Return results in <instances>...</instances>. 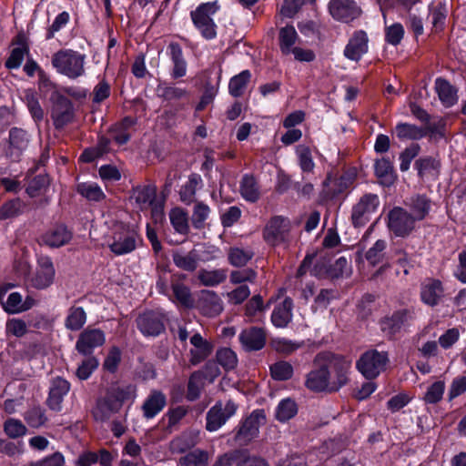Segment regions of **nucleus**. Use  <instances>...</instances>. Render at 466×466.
I'll list each match as a JSON object with an SVG mask.
<instances>
[{
    "mask_svg": "<svg viewBox=\"0 0 466 466\" xmlns=\"http://www.w3.org/2000/svg\"><path fill=\"white\" fill-rule=\"evenodd\" d=\"M326 361L327 369L329 370L330 390H338L349 381V375L351 369V360L331 353L319 354V362Z\"/></svg>",
    "mask_w": 466,
    "mask_h": 466,
    "instance_id": "7ed1b4c3",
    "label": "nucleus"
},
{
    "mask_svg": "<svg viewBox=\"0 0 466 466\" xmlns=\"http://www.w3.org/2000/svg\"><path fill=\"white\" fill-rule=\"evenodd\" d=\"M395 134L401 140H418L425 136L423 128L408 123H400L395 127Z\"/></svg>",
    "mask_w": 466,
    "mask_h": 466,
    "instance_id": "473e14b6",
    "label": "nucleus"
},
{
    "mask_svg": "<svg viewBox=\"0 0 466 466\" xmlns=\"http://www.w3.org/2000/svg\"><path fill=\"white\" fill-rule=\"evenodd\" d=\"M316 369L308 375L306 385L314 391L330 390L329 370L326 361L319 362V355L315 359Z\"/></svg>",
    "mask_w": 466,
    "mask_h": 466,
    "instance_id": "ddd939ff",
    "label": "nucleus"
},
{
    "mask_svg": "<svg viewBox=\"0 0 466 466\" xmlns=\"http://www.w3.org/2000/svg\"><path fill=\"white\" fill-rule=\"evenodd\" d=\"M97 366L98 361L96 358H88L85 360L76 370V376L80 380H86L90 377V375L97 368Z\"/></svg>",
    "mask_w": 466,
    "mask_h": 466,
    "instance_id": "0e129e2a",
    "label": "nucleus"
},
{
    "mask_svg": "<svg viewBox=\"0 0 466 466\" xmlns=\"http://www.w3.org/2000/svg\"><path fill=\"white\" fill-rule=\"evenodd\" d=\"M166 405L165 395L158 391L153 390L143 403V415L147 419H152L158 414Z\"/></svg>",
    "mask_w": 466,
    "mask_h": 466,
    "instance_id": "bb28decb",
    "label": "nucleus"
},
{
    "mask_svg": "<svg viewBox=\"0 0 466 466\" xmlns=\"http://www.w3.org/2000/svg\"><path fill=\"white\" fill-rule=\"evenodd\" d=\"M35 304V300L32 297L27 296L23 299L19 292H12L8 295L5 302L3 303V309L7 313L17 314L30 309Z\"/></svg>",
    "mask_w": 466,
    "mask_h": 466,
    "instance_id": "4be33fe9",
    "label": "nucleus"
},
{
    "mask_svg": "<svg viewBox=\"0 0 466 466\" xmlns=\"http://www.w3.org/2000/svg\"><path fill=\"white\" fill-rule=\"evenodd\" d=\"M273 379L278 380H289L293 374L292 366L286 361H279L270 367Z\"/></svg>",
    "mask_w": 466,
    "mask_h": 466,
    "instance_id": "864d4df0",
    "label": "nucleus"
},
{
    "mask_svg": "<svg viewBox=\"0 0 466 466\" xmlns=\"http://www.w3.org/2000/svg\"><path fill=\"white\" fill-rule=\"evenodd\" d=\"M238 405L228 400L225 403L217 402L207 413L206 429L216 431L220 429L237 412Z\"/></svg>",
    "mask_w": 466,
    "mask_h": 466,
    "instance_id": "0eeeda50",
    "label": "nucleus"
},
{
    "mask_svg": "<svg viewBox=\"0 0 466 466\" xmlns=\"http://www.w3.org/2000/svg\"><path fill=\"white\" fill-rule=\"evenodd\" d=\"M386 248L384 240H377L376 243L368 250L366 258L372 265L378 264L383 258V251Z\"/></svg>",
    "mask_w": 466,
    "mask_h": 466,
    "instance_id": "680f3d73",
    "label": "nucleus"
},
{
    "mask_svg": "<svg viewBox=\"0 0 466 466\" xmlns=\"http://www.w3.org/2000/svg\"><path fill=\"white\" fill-rule=\"evenodd\" d=\"M192 348L190 350V362L197 365L207 359L211 351V345L198 333L190 338Z\"/></svg>",
    "mask_w": 466,
    "mask_h": 466,
    "instance_id": "393cba45",
    "label": "nucleus"
},
{
    "mask_svg": "<svg viewBox=\"0 0 466 466\" xmlns=\"http://www.w3.org/2000/svg\"><path fill=\"white\" fill-rule=\"evenodd\" d=\"M431 23L436 31H440L443 28L445 24L447 9L441 4L438 5L431 10Z\"/></svg>",
    "mask_w": 466,
    "mask_h": 466,
    "instance_id": "338daca9",
    "label": "nucleus"
},
{
    "mask_svg": "<svg viewBox=\"0 0 466 466\" xmlns=\"http://www.w3.org/2000/svg\"><path fill=\"white\" fill-rule=\"evenodd\" d=\"M28 136L25 131L14 127L9 132V146L6 149L7 156L13 160H17L28 146Z\"/></svg>",
    "mask_w": 466,
    "mask_h": 466,
    "instance_id": "6ab92c4d",
    "label": "nucleus"
},
{
    "mask_svg": "<svg viewBox=\"0 0 466 466\" xmlns=\"http://www.w3.org/2000/svg\"><path fill=\"white\" fill-rule=\"evenodd\" d=\"M77 191L84 198L92 201H99L105 198L100 187L94 182H84L77 185Z\"/></svg>",
    "mask_w": 466,
    "mask_h": 466,
    "instance_id": "79ce46f5",
    "label": "nucleus"
},
{
    "mask_svg": "<svg viewBox=\"0 0 466 466\" xmlns=\"http://www.w3.org/2000/svg\"><path fill=\"white\" fill-rule=\"evenodd\" d=\"M106 340L105 334L98 329L84 330L76 344L77 351L83 355L90 354L95 348L102 346Z\"/></svg>",
    "mask_w": 466,
    "mask_h": 466,
    "instance_id": "4468645a",
    "label": "nucleus"
},
{
    "mask_svg": "<svg viewBox=\"0 0 466 466\" xmlns=\"http://www.w3.org/2000/svg\"><path fill=\"white\" fill-rule=\"evenodd\" d=\"M253 257V253L248 249L233 248L229 250L228 260L234 267L245 266Z\"/></svg>",
    "mask_w": 466,
    "mask_h": 466,
    "instance_id": "09e8293b",
    "label": "nucleus"
},
{
    "mask_svg": "<svg viewBox=\"0 0 466 466\" xmlns=\"http://www.w3.org/2000/svg\"><path fill=\"white\" fill-rule=\"evenodd\" d=\"M460 332L456 328L449 329L443 334H441L438 339L440 346L448 350L451 348L459 339Z\"/></svg>",
    "mask_w": 466,
    "mask_h": 466,
    "instance_id": "69168bd1",
    "label": "nucleus"
},
{
    "mask_svg": "<svg viewBox=\"0 0 466 466\" xmlns=\"http://www.w3.org/2000/svg\"><path fill=\"white\" fill-rule=\"evenodd\" d=\"M217 1L201 4L191 12L194 25L206 39H213L217 35V25L212 16L218 11Z\"/></svg>",
    "mask_w": 466,
    "mask_h": 466,
    "instance_id": "39448f33",
    "label": "nucleus"
},
{
    "mask_svg": "<svg viewBox=\"0 0 466 466\" xmlns=\"http://www.w3.org/2000/svg\"><path fill=\"white\" fill-rule=\"evenodd\" d=\"M52 117L56 127H61L73 118L71 102L64 96H59L52 110Z\"/></svg>",
    "mask_w": 466,
    "mask_h": 466,
    "instance_id": "b1692460",
    "label": "nucleus"
},
{
    "mask_svg": "<svg viewBox=\"0 0 466 466\" xmlns=\"http://www.w3.org/2000/svg\"><path fill=\"white\" fill-rule=\"evenodd\" d=\"M266 415L264 410H256L241 423L238 433L236 435L237 440L239 442H248L258 434L260 426L265 424Z\"/></svg>",
    "mask_w": 466,
    "mask_h": 466,
    "instance_id": "1a4fd4ad",
    "label": "nucleus"
},
{
    "mask_svg": "<svg viewBox=\"0 0 466 466\" xmlns=\"http://www.w3.org/2000/svg\"><path fill=\"white\" fill-rule=\"evenodd\" d=\"M173 261L179 268L193 271L198 266V255L195 250L188 253L177 251L173 254Z\"/></svg>",
    "mask_w": 466,
    "mask_h": 466,
    "instance_id": "c9c22d12",
    "label": "nucleus"
},
{
    "mask_svg": "<svg viewBox=\"0 0 466 466\" xmlns=\"http://www.w3.org/2000/svg\"><path fill=\"white\" fill-rule=\"evenodd\" d=\"M109 141L106 138H101L99 144L96 148H89L83 152L80 157V159L84 162H91L95 160L97 157L103 155L107 152V145Z\"/></svg>",
    "mask_w": 466,
    "mask_h": 466,
    "instance_id": "13d9d810",
    "label": "nucleus"
},
{
    "mask_svg": "<svg viewBox=\"0 0 466 466\" xmlns=\"http://www.w3.org/2000/svg\"><path fill=\"white\" fill-rule=\"evenodd\" d=\"M404 35V28L400 23H395L386 28V41L393 46L400 44Z\"/></svg>",
    "mask_w": 466,
    "mask_h": 466,
    "instance_id": "052dcab7",
    "label": "nucleus"
},
{
    "mask_svg": "<svg viewBox=\"0 0 466 466\" xmlns=\"http://www.w3.org/2000/svg\"><path fill=\"white\" fill-rule=\"evenodd\" d=\"M198 278L204 286H216L223 282L226 279V273L222 269L200 270Z\"/></svg>",
    "mask_w": 466,
    "mask_h": 466,
    "instance_id": "49530a36",
    "label": "nucleus"
},
{
    "mask_svg": "<svg viewBox=\"0 0 466 466\" xmlns=\"http://www.w3.org/2000/svg\"><path fill=\"white\" fill-rule=\"evenodd\" d=\"M135 396H136V388L134 386L128 385L123 389H120L117 391V395H116L117 402L115 404V406L109 407L108 400L99 401L97 404V407L95 410V416L97 418L99 416L98 412L102 411V412H104V414L100 416V419L103 420L104 418L107 417L110 412L116 410L118 409V407L120 406V402H123V401L128 400H134Z\"/></svg>",
    "mask_w": 466,
    "mask_h": 466,
    "instance_id": "412c9836",
    "label": "nucleus"
},
{
    "mask_svg": "<svg viewBox=\"0 0 466 466\" xmlns=\"http://www.w3.org/2000/svg\"><path fill=\"white\" fill-rule=\"evenodd\" d=\"M240 193L248 200L254 202L258 198V188L253 177L244 176L240 184Z\"/></svg>",
    "mask_w": 466,
    "mask_h": 466,
    "instance_id": "a18cd8bd",
    "label": "nucleus"
},
{
    "mask_svg": "<svg viewBox=\"0 0 466 466\" xmlns=\"http://www.w3.org/2000/svg\"><path fill=\"white\" fill-rule=\"evenodd\" d=\"M407 313L399 311L394 313L390 318H385L381 322V329L390 335L398 332L403 324L407 321Z\"/></svg>",
    "mask_w": 466,
    "mask_h": 466,
    "instance_id": "58836bf2",
    "label": "nucleus"
},
{
    "mask_svg": "<svg viewBox=\"0 0 466 466\" xmlns=\"http://www.w3.org/2000/svg\"><path fill=\"white\" fill-rule=\"evenodd\" d=\"M27 330V324L22 319H9L5 323V332L7 336L20 338L26 334Z\"/></svg>",
    "mask_w": 466,
    "mask_h": 466,
    "instance_id": "8fccbe9b",
    "label": "nucleus"
},
{
    "mask_svg": "<svg viewBox=\"0 0 466 466\" xmlns=\"http://www.w3.org/2000/svg\"><path fill=\"white\" fill-rule=\"evenodd\" d=\"M380 200L375 194L364 195L352 208L351 219L355 226H362L370 220L371 215L376 211Z\"/></svg>",
    "mask_w": 466,
    "mask_h": 466,
    "instance_id": "6e6552de",
    "label": "nucleus"
},
{
    "mask_svg": "<svg viewBox=\"0 0 466 466\" xmlns=\"http://www.w3.org/2000/svg\"><path fill=\"white\" fill-rule=\"evenodd\" d=\"M201 182L202 179L200 176L196 174L191 175L180 190L181 200L187 204L191 203Z\"/></svg>",
    "mask_w": 466,
    "mask_h": 466,
    "instance_id": "37998d69",
    "label": "nucleus"
},
{
    "mask_svg": "<svg viewBox=\"0 0 466 466\" xmlns=\"http://www.w3.org/2000/svg\"><path fill=\"white\" fill-rule=\"evenodd\" d=\"M218 362L226 370H232L238 363L236 353L228 348L221 349L217 352Z\"/></svg>",
    "mask_w": 466,
    "mask_h": 466,
    "instance_id": "5fc2aeb1",
    "label": "nucleus"
},
{
    "mask_svg": "<svg viewBox=\"0 0 466 466\" xmlns=\"http://www.w3.org/2000/svg\"><path fill=\"white\" fill-rule=\"evenodd\" d=\"M167 54L173 63L171 76L179 78L187 73V63L183 57L181 46L177 43H171L167 46Z\"/></svg>",
    "mask_w": 466,
    "mask_h": 466,
    "instance_id": "cd10ccee",
    "label": "nucleus"
},
{
    "mask_svg": "<svg viewBox=\"0 0 466 466\" xmlns=\"http://www.w3.org/2000/svg\"><path fill=\"white\" fill-rule=\"evenodd\" d=\"M329 12L335 19L345 23L352 21L360 14V8L353 0H331Z\"/></svg>",
    "mask_w": 466,
    "mask_h": 466,
    "instance_id": "2eb2a0df",
    "label": "nucleus"
},
{
    "mask_svg": "<svg viewBox=\"0 0 466 466\" xmlns=\"http://www.w3.org/2000/svg\"><path fill=\"white\" fill-rule=\"evenodd\" d=\"M292 300L286 298L281 303L278 304L271 315V321L277 328L286 327L292 319Z\"/></svg>",
    "mask_w": 466,
    "mask_h": 466,
    "instance_id": "c85d7f7f",
    "label": "nucleus"
},
{
    "mask_svg": "<svg viewBox=\"0 0 466 466\" xmlns=\"http://www.w3.org/2000/svg\"><path fill=\"white\" fill-rule=\"evenodd\" d=\"M100 232L101 245L116 256H123L136 249L137 234L122 222L105 221Z\"/></svg>",
    "mask_w": 466,
    "mask_h": 466,
    "instance_id": "f257e3e1",
    "label": "nucleus"
},
{
    "mask_svg": "<svg viewBox=\"0 0 466 466\" xmlns=\"http://www.w3.org/2000/svg\"><path fill=\"white\" fill-rule=\"evenodd\" d=\"M129 201L134 208L147 210L151 208L152 216L162 218V205L157 202V187L153 185H140L133 188Z\"/></svg>",
    "mask_w": 466,
    "mask_h": 466,
    "instance_id": "20e7f679",
    "label": "nucleus"
},
{
    "mask_svg": "<svg viewBox=\"0 0 466 466\" xmlns=\"http://www.w3.org/2000/svg\"><path fill=\"white\" fill-rule=\"evenodd\" d=\"M137 326L146 336H157L164 330L162 316L157 312H146L139 316Z\"/></svg>",
    "mask_w": 466,
    "mask_h": 466,
    "instance_id": "a211bd4d",
    "label": "nucleus"
},
{
    "mask_svg": "<svg viewBox=\"0 0 466 466\" xmlns=\"http://www.w3.org/2000/svg\"><path fill=\"white\" fill-rule=\"evenodd\" d=\"M435 90L444 106L451 107L457 103V90L447 80L437 78L435 81Z\"/></svg>",
    "mask_w": 466,
    "mask_h": 466,
    "instance_id": "7c9ffc66",
    "label": "nucleus"
},
{
    "mask_svg": "<svg viewBox=\"0 0 466 466\" xmlns=\"http://www.w3.org/2000/svg\"><path fill=\"white\" fill-rule=\"evenodd\" d=\"M26 53L27 48L25 46H18L14 48L10 56L5 62V66L9 69L18 68L21 66Z\"/></svg>",
    "mask_w": 466,
    "mask_h": 466,
    "instance_id": "e2e57ef3",
    "label": "nucleus"
},
{
    "mask_svg": "<svg viewBox=\"0 0 466 466\" xmlns=\"http://www.w3.org/2000/svg\"><path fill=\"white\" fill-rule=\"evenodd\" d=\"M239 340L246 350H258L264 347L266 337L261 329L250 328L240 333Z\"/></svg>",
    "mask_w": 466,
    "mask_h": 466,
    "instance_id": "5701e85b",
    "label": "nucleus"
},
{
    "mask_svg": "<svg viewBox=\"0 0 466 466\" xmlns=\"http://www.w3.org/2000/svg\"><path fill=\"white\" fill-rule=\"evenodd\" d=\"M443 295L441 283L436 279H428L421 286L420 296L425 304L436 305Z\"/></svg>",
    "mask_w": 466,
    "mask_h": 466,
    "instance_id": "c756f323",
    "label": "nucleus"
},
{
    "mask_svg": "<svg viewBox=\"0 0 466 466\" xmlns=\"http://www.w3.org/2000/svg\"><path fill=\"white\" fill-rule=\"evenodd\" d=\"M86 321V314L80 307H73L69 309L66 319V327L71 330L80 329Z\"/></svg>",
    "mask_w": 466,
    "mask_h": 466,
    "instance_id": "ea45409f",
    "label": "nucleus"
},
{
    "mask_svg": "<svg viewBox=\"0 0 466 466\" xmlns=\"http://www.w3.org/2000/svg\"><path fill=\"white\" fill-rule=\"evenodd\" d=\"M198 308L208 317H216L223 310V303L217 293L211 290H202L199 294Z\"/></svg>",
    "mask_w": 466,
    "mask_h": 466,
    "instance_id": "f3484780",
    "label": "nucleus"
},
{
    "mask_svg": "<svg viewBox=\"0 0 466 466\" xmlns=\"http://www.w3.org/2000/svg\"><path fill=\"white\" fill-rule=\"evenodd\" d=\"M388 218L389 228L398 237H404L414 228V219L402 208L397 207L391 209Z\"/></svg>",
    "mask_w": 466,
    "mask_h": 466,
    "instance_id": "9b49d317",
    "label": "nucleus"
},
{
    "mask_svg": "<svg viewBox=\"0 0 466 466\" xmlns=\"http://www.w3.org/2000/svg\"><path fill=\"white\" fill-rule=\"evenodd\" d=\"M208 454L202 451H194L180 459L181 466H206Z\"/></svg>",
    "mask_w": 466,
    "mask_h": 466,
    "instance_id": "603ef678",
    "label": "nucleus"
},
{
    "mask_svg": "<svg viewBox=\"0 0 466 466\" xmlns=\"http://www.w3.org/2000/svg\"><path fill=\"white\" fill-rule=\"evenodd\" d=\"M289 230V220L281 217H276L267 225L264 230V238L271 245H279L288 241Z\"/></svg>",
    "mask_w": 466,
    "mask_h": 466,
    "instance_id": "9d476101",
    "label": "nucleus"
},
{
    "mask_svg": "<svg viewBox=\"0 0 466 466\" xmlns=\"http://www.w3.org/2000/svg\"><path fill=\"white\" fill-rule=\"evenodd\" d=\"M69 383L62 379L56 378L52 381L49 397L47 400L48 406L55 410H59L63 398L69 391Z\"/></svg>",
    "mask_w": 466,
    "mask_h": 466,
    "instance_id": "a878e982",
    "label": "nucleus"
},
{
    "mask_svg": "<svg viewBox=\"0 0 466 466\" xmlns=\"http://www.w3.org/2000/svg\"><path fill=\"white\" fill-rule=\"evenodd\" d=\"M296 155L298 157L299 167L303 172H311L315 167L311 151L305 145H299L296 147Z\"/></svg>",
    "mask_w": 466,
    "mask_h": 466,
    "instance_id": "c03bdc74",
    "label": "nucleus"
},
{
    "mask_svg": "<svg viewBox=\"0 0 466 466\" xmlns=\"http://www.w3.org/2000/svg\"><path fill=\"white\" fill-rule=\"evenodd\" d=\"M368 51V36L365 32L358 31L350 39L345 47L344 55L347 58L358 61Z\"/></svg>",
    "mask_w": 466,
    "mask_h": 466,
    "instance_id": "aec40b11",
    "label": "nucleus"
},
{
    "mask_svg": "<svg viewBox=\"0 0 466 466\" xmlns=\"http://www.w3.org/2000/svg\"><path fill=\"white\" fill-rule=\"evenodd\" d=\"M298 412L296 402L289 399L282 400L277 406L275 416L279 421L285 422L293 418Z\"/></svg>",
    "mask_w": 466,
    "mask_h": 466,
    "instance_id": "4c0bfd02",
    "label": "nucleus"
},
{
    "mask_svg": "<svg viewBox=\"0 0 466 466\" xmlns=\"http://www.w3.org/2000/svg\"><path fill=\"white\" fill-rule=\"evenodd\" d=\"M210 213V208L207 204L198 202L195 205L192 214V223L195 228H200L203 227L204 222L208 219Z\"/></svg>",
    "mask_w": 466,
    "mask_h": 466,
    "instance_id": "6e6d98bb",
    "label": "nucleus"
},
{
    "mask_svg": "<svg viewBox=\"0 0 466 466\" xmlns=\"http://www.w3.org/2000/svg\"><path fill=\"white\" fill-rule=\"evenodd\" d=\"M409 206L411 211L410 216L414 221L423 219L428 215L431 208V203L424 196L412 198Z\"/></svg>",
    "mask_w": 466,
    "mask_h": 466,
    "instance_id": "f704fd0d",
    "label": "nucleus"
},
{
    "mask_svg": "<svg viewBox=\"0 0 466 466\" xmlns=\"http://www.w3.org/2000/svg\"><path fill=\"white\" fill-rule=\"evenodd\" d=\"M85 60V55L72 49H63L54 54L52 65L59 74L75 79L84 74Z\"/></svg>",
    "mask_w": 466,
    "mask_h": 466,
    "instance_id": "f03ea898",
    "label": "nucleus"
},
{
    "mask_svg": "<svg viewBox=\"0 0 466 466\" xmlns=\"http://www.w3.org/2000/svg\"><path fill=\"white\" fill-rule=\"evenodd\" d=\"M299 40V37L294 26L287 25L279 29V45L283 55H290Z\"/></svg>",
    "mask_w": 466,
    "mask_h": 466,
    "instance_id": "2f4dec72",
    "label": "nucleus"
},
{
    "mask_svg": "<svg viewBox=\"0 0 466 466\" xmlns=\"http://www.w3.org/2000/svg\"><path fill=\"white\" fill-rule=\"evenodd\" d=\"M445 385L442 381H436L431 384L425 396L424 400L427 403H436L441 400L443 392H444Z\"/></svg>",
    "mask_w": 466,
    "mask_h": 466,
    "instance_id": "bf43d9fd",
    "label": "nucleus"
},
{
    "mask_svg": "<svg viewBox=\"0 0 466 466\" xmlns=\"http://www.w3.org/2000/svg\"><path fill=\"white\" fill-rule=\"evenodd\" d=\"M170 223L176 232L187 235L189 230L187 212L179 208H173L169 213Z\"/></svg>",
    "mask_w": 466,
    "mask_h": 466,
    "instance_id": "e433bc0d",
    "label": "nucleus"
},
{
    "mask_svg": "<svg viewBox=\"0 0 466 466\" xmlns=\"http://www.w3.org/2000/svg\"><path fill=\"white\" fill-rule=\"evenodd\" d=\"M173 293L176 299L186 308H192L194 306V300L191 296L190 289L183 284H174Z\"/></svg>",
    "mask_w": 466,
    "mask_h": 466,
    "instance_id": "3c124183",
    "label": "nucleus"
},
{
    "mask_svg": "<svg viewBox=\"0 0 466 466\" xmlns=\"http://www.w3.org/2000/svg\"><path fill=\"white\" fill-rule=\"evenodd\" d=\"M5 432L12 439L19 438L25 434V426L18 420L9 419L4 425Z\"/></svg>",
    "mask_w": 466,
    "mask_h": 466,
    "instance_id": "4d7b16f0",
    "label": "nucleus"
},
{
    "mask_svg": "<svg viewBox=\"0 0 466 466\" xmlns=\"http://www.w3.org/2000/svg\"><path fill=\"white\" fill-rule=\"evenodd\" d=\"M376 175L380 184L390 186L394 182V170L391 162L384 157L377 160L375 164Z\"/></svg>",
    "mask_w": 466,
    "mask_h": 466,
    "instance_id": "72a5a7b5",
    "label": "nucleus"
},
{
    "mask_svg": "<svg viewBox=\"0 0 466 466\" xmlns=\"http://www.w3.org/2000/svg\"><path fill=\"white\" fill-rule=\"evenodd\" d=\"M251 74L248 70H244L238 75L233 76L228 84L229 93L233 96H239L243 94L250 79Z\"/></svg>",
    "mask_w": 466,
    "mask_h": 466,
    "instance_id": "a19ab883",
    "label": "nucleus"
},
{
    "mask_svg": "<svg viewBox=\"0 0 466 466\" xmlns=\"http://www.w3.org/2000/svg\"><path fill=\"white\" fill-rule=\"evenodd\" d=\"M72 237V232L65 225H56L44 232L38 242L51 248H58L68 244Z\"/></svg>",
    "mask_w": 466,
    "mask_h": 466,
    "instance_id": "f8f14e48",
    "label": "nucleus"
},
{
    "mask_svg": "<svg viewBox=\"0 0 466 466\" xmlns=\"http://www.w3.org/2000/svg\"><path fill=\"white\" fill-rule=\"evenodd\" d=\"M55 274V268L50 258H40L38 259V268L32 279L33 286L39 289L49 287L54 281Z\"/></svg>",
    "mask_w": 466,
    "mask_h": 466,
    "instance_id": "dca6fc26",
    "label": "nucleus"
},
{
    "mask_svg": "<svg viewBox=\"0 0 466 466\" xmlns=\"http://www.w3.org/2000/svg\"><path fill=\"white\" fill-rule=\"evenodd\" d=\"M25 100L27 108L35 121H40L44 117V111L39 104L36 95L30 90L25 91Z\"/></svg>",
    "mask_w": 466,
    "mask_h": 466,
    "instance_id": "de8ad7c7",
    "label": "nucleus"
},
{
    "mask_svg": "<svg viewBox=\"0 0 466 466\" xmlns=\"http://www.w3.org/2000/svg\"><path fill=\"white\" fill-rule=\"evenodd\" d=\"M420 147L418 145H411L407 147L400 155V168L401 171H407L410 168L412 159L419 154Z\"/></svg>",
    "mask_w": 466,
    "mask_h": 466,
    "instance_id": "774afa93",
    "label": "nucleus"
},
{
    "mask_svg": "<svg viewBox=\"0 0 466 466\" xmlns=\"http://www.w3.org/2000/svg\"><path fill=\"white\" fill-rule=\"evenodd\" d=\"M388 355L384 351H366L357 362V369L367 379H374L385 370Z\"/></svg>",
    "mask_w": 466,
    "mask_h": 466,
    "instance_id": "423d86ee",
    "label": "nucleus"
}]
</instances>
